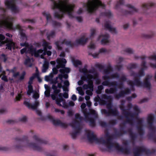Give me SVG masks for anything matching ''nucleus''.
Segmentation results:
<instances>
[{
    "mask_svg": "<svg viewBox=\"0 0 156 156\" xmlns=\"http://www.w3.org/2000/svg\"><path fill=\"white\" fill-rule=\"evenodd\" d=\"M47 38L48 40H50L51 38H53L55 36V30L50 31V32L46 34Z\"/></svg>",
    "mask_w": 156,
    "mask_h": 156,
    "instance_id": "obj_35",
    "label": "nucleus"
},
{
    "mask_svg": "<svg viewBox=\"0 0 156 156\" xmlns=\"http://www.w3.org/2000/svg\"><path fill=\"white\" fill-rule=\"evenodd\" d=\"M133 109L135 111L133 113L130 111V112L132 114L131 115L132 116H129V119H131V121L130 122H128V123L130 124L131 125H133V120L134 119L135 116H137L140 113V110L137 106H134V107Z\"/></svg>",
    "mask_w": 156,
    "mask_h": 156,
    "instance_id": "obj_19",
    "label": "nucleus"
},
{
    "mask_svg": "<svg viewBox=\"0 0 156 156\" xmlns=\"http://www.w3.org/2000/svg\"><path fill=\"white\" fill-rule=\"evenodd\" d=\"M127 83L130 86L132 90H135V88L134 87L135 85L137 86H140L139 85H137L136 84L135 79L134 80V81L131 80H128L127 81Z\"/></svg>",
    "mask_w": 156,
    "mask_h": 156,
    "instance_id": "obj_36",
    "label": "nucleus"
},
{
    "mask_svg": "<svg viewBox=\"0 0 156 156\" xmlns=\"http://www.w3.org/2000/svg\"><path fill=\"white\" fill-rule=\"evenodd\" d=\"M53 3L52 9H58L62 13L60 14L59 12H55L54 13L55 18L61 19L64 17V15L67 14L70 19L74 17L73 15L75 5L69 3V0H58L57 2L54 0H50Z\"/></svg>",
    "mask_w": 156,
    "mask_h": 156,
    "instance_id": "obj_1",
    "label": "nucleus"
},
{
    "mask_svg": "<svg viewBox=\"0 0 156 156\" xmlns=\"http://www.w3.org/2000/svg\"><path fill=\"white\" fill-rule=\"evenodd\" d=\"M72 62L73 65L75 67H77L79 65H82L81 62L79 60H75L74 59H73Z\"/></svg>",
    "mask_w": 156,
    "mask_h": 156,
    "instance_id": "obj_47",
    "label": "nucleus"
},
{
    "mask_svg": "<svg viewBox=\"0 0 156 156\" xmlns=\"http://www.w3.org/2000/svg\"><path fill=\"white\" fill-rule=\"evenodd\" d=\"M96 78L93 75L91 74H85V75L81 77V79L84 80L86 81L87 83H90L93 85V81L92 79H95Z\"/></svg>",
    "mask_w": 156,
    "mask_h": 156,
    "instance_id": "obj_20",
    "label": "nucleus"
},
{
    "mask_svg": "<svg viewBox=\"0 0 156 156\" xmlns=\"http://www.w3.org/2000/svg\"><path fill=\"white\" fill-rule=\"evenodd\" d=\"M88 39V38H85L84 36L81 37L80 39L76 40V42L79 44L84 45L87 42Z\"/></svg>",
    "mask_w": 156,
    "mask_h": 156,
    "instance_id": "obj_31",
    "label": "nucleus"
},
{
    "mask_svg": "<svg viewBox=\"0 0 156 156\" xmlns=\"http://www.w3.org/2000/svg\"><path fill=\"white\" fill-rule=\"evenodd\" d=\"M115 67L118 71H120L123 67V65H116L115 66Z\"/></svg>",
    "mask_w": 156,
    "mask_h": 156,
    "instance_id": "obj_64",
    "label": "nucleus"
},
{
    "mask_svg": "<svg viewBox=\"0 0 156 156\" xmlns=\"http://www.w3.org/2000/svg\"><path fill=\"white\" fill-rule=\"evenodd\" d=\"M43 15L46 17V20L48 21L51 20V17L49 13H47L45 12H42Z\"/></svg>",
    "mask_w": 156,
    "mask_h": 156,
    "instance_id": "obj_43",
    "label": "nucleus"
},
{
    "mask_svg": "<svg viewBox=\"0 0 156 156\" xmlns=\"http://www.w3.org/2000/svg\"><path fill=\"white\" fill-rule=\"evenodd\" d=\"M156 149H152L151 150L147 149L143 147H140L135 149L133 151V156H140V153L145 154L147 156L155 154Z\"/></svg>",
    "mask_w": 156,
    "mask_h": 156,
    "instance_id": "obj_7",
    "label": "nucleus"
},
{
    "mask_svg": "<svg viewBox=\"0 0 156 156\" xmlns=\"http://www.w3.org/2000/svg\"><path fill=\"white\" fill-rule=\"evenodd\" d=\"M125 51L129 54H132L133 51L132 49L130 48H127L125 49Z\"/></svg>",
    "mask_w": 156,
    "mask_h": 156,
    "instance_id": "obj_61",
    "label": "nucleus"
},
{
    "mask_svg": "<svg viewBox=\"0 0 156 156\" xmlns=\"http://www.w3.org/2000/svg\"><path fill=\"white\" fill-rule=\"evenodd\" d=\"M91 34L90 37L91 38L93 37L95 34L96 30L94 28L91 29L90 30Z\"/></svg>",
    "mask_w": 156,
    "mask_h": 156,
    "instance_id": "obj_60",
    "label": "nucleus"
},
{
    "mask_svg": "<svg viewBox=\"0 0 156 156\" xmlns=\"http://www.w3.org/2000/svg\"><path fill=\"white\" fill-rule=\"evenodd\" d=\"M154 117L153 114H151L148 115L147 118V122L148 125L149 130L155 134L156 132V127L153 126V122Z\"/></svg>",
    "mask_w": 156,
    "mask_h": 156,
    "instance_id": "obj_13",
    "label": "nucleus"
},
{
    "mask_svg": "<svg viewBox=\"0 0 156 156\" xmlns=\"http://www.w3.org/2000/svg\"><path fill=\"white\" fill-rule=\"evenodd\" d=\"M107 109L108 111L105 109H103L101 110L102 114L106 115L107 116H109L111 115L115 116H118V119H122V116L121 115H119V112L116 108H112V106L111 104H108L107 105Z\"/></svg>",
    "mask_w": 156,
    "mask_h": 156,
    "instance_id": "obj_6",
    "label": "nucleus"
},
{
    "mask_svg": "<svg viewBox=\"0 0 156 156\" xmlns=\"http://www.w3.org/2000/svg\"><path fill=\"white\" fill-rule=\"evenodd\" d=\"M52 23L54 27H60L61 26L60 23L55 21H53Z\"/></svg>",
    "mask_w": 156,
    "mask_h": 156,
    "instance_id": "obj_52",
    "label": "nucleus"
},
{
    "mask_svg": "<svg viewBox=\"0 0 156 156\" xmlns=\"http://www.w3.org/2000/svg\"><path fill=\"white\" fill-rule=\"evenodd\" d=\"M75 117L76 119H79L81 121L83 120V118L78 113H76L75 114Z\"/></svg>",
    "mask_w": 156,
    "mask_h": 156,
    "instance_id": "obj_54",
    "label": "nucleus"
},
{
    "mask_svg": "<svg viewBox=\"0 0 156 156\" xmlns=\"http://www.w3.org/2000/svg\"><path fill=\"white\" fill-rule=\"evenodd\" d=\"M131 92L129 88H126L125 90H121L117 94L115 95L114 97L115 99H119L121 98H123L125 95L128 94Z\"/></svg>",
    "mask_w": 156,
    "mask_h": 156,
    "instance_id": "obj_18",
    "label": "nucleus"
},
{
    "mask_svg": "<svg viewBox=\"0 0 156 156\" xmlns=\"http://www.w3.org/2000/svg\"><path fill=\"white\" fill-rule=\"evenodd\" d=\"M100 16H105L108 18H110L112 16V14L110 10L104 12H102L100 13Z\"/></svg>",
    "mask_w": 156,
    "mask_h": 156,
    "instance_id": "obj_40",
    "label": "nucleus"
},
{
    "mask_svg": "<svg viewBox=\"0 0 156 156\" xmlns=\"http://www.w3.org/2000/svg\"><path fill=\"white\" fill-rule=\"evenodd\" d=\"M0 56V59H3V61L4 62H5L7 60V58L6 57V55L4 54H2Z\"/></svg>",
    "mask_w": 156,
    "mask_h": 156,
    "instance_id": "obj_57",
    "label": "nucleus"
},
{
    "mask_svg": "<svg viewBox=\"0 0 156 156\" xmlns=\"http://www.w3.org/2000/svg\"><path fill=\"white\" fill-rule=\"evenodd\" d=\"M124 2V0H119V1L117 2L115 6V8L117 9H118L120 7V5H123Z\"/></svg>",
    "mask_w": 156,
    "mask_h": 156,
    "instance_id": "obj_45",
    "label": "nucleus"
},
{
    "mask_svg": "<svg viewBox=\"0 0 156 156\" xmlns=\"http://www.w3.org/2000/svg\"><path fill=\"white\" fill-rule=\"evenodd\" d=\"M117 123V121L116 119H112L109 122V124L111 125H114Z\"/></svg>",
    "mask_w": 156,
    "mask_h": 156,
    "instance_id": "obj_55",
    "label": "nucleus"
},
{
    "mask_svg": "<svg viewBox=\"0 0 156 156\" xmlns=\"http://www.w3.org/2000/svg\"><path fill=\"white\" fill-rule=\"evenodd\" d=\"M88 73L94 74V76L96 78L98 77V74L95 69L93 67L91 69L88 70Z\"/></svg>",
    "mask_w": 156,
    "mask_h": 156,
    "instance_id": "obj_39",
    "label": "nucleus"
},
{
    "mask_svg": "<svg viewBox=\"0 0 156 156\" xmlns=\"http://www.w3.org/2000/svg\"><path fill=\"white\" fill-rule=\"evenodd\" d=\"M88 121L89 122L90 125L92 127H94L96 125L95 120L93 118L90 119Z\"/></svg>",
    "mask_w": 156,
    "mask_h": 156,
    "instance_id": "obj_48",
    "label": "nucleus"
},
{
    "mask_svg": "<svg viewBox=\"0 0 156 156\" xmlns=\"http://www.w3.org/2000/svg\"><path fill=\"white\" fill-rule=\"evenodd\" d=\"M26 74V72L24 71L22 72L21 75L20 76L19 80H23Z\"/></svg>",
    "mask_w": 156,
    "mask_h": 156,
    "instance_id": "obj_58",
    "label": "nucleus"
},
{
    "mask_svg": "<svg viewBox=\"0 0 156 156\" xmlns=\"http://www.w3.org/2000/svg\"><path fill=\"white\" fill-rule=\"evenodd\" d=\"M64 44L71 48H73L76 45L74 43H72L71 41H68L66 39H64L61 42L60 41H57L55 43L56 46V48L59 51L62 50V47L61 45Z\"/></svg>",
    "mask_w": 156,
    "mask_h": 156,
    "instance_id": "obj_10",
    "label": "nucleus"
},
{
    "mask_svg": "<svg viewBox=\"0 0 156 156\" xmlns=\"http://www.w3.org/2000/svg\"><path fill=\"white\" fill-rule=\"evenodd\" d=\"M83 5L87 9L88 13L90 14L94 12L100 7L103 9L105 7L100 0H88L87 3H83Z\"/></svg>",
    "mask_w": 156,
    "mask_h": 156,
    "instance_id": "obj_5",
    "label": "nucleus"
},
{
    "mask_svg": "<svg viewBox=\"0 0 156 156\" xmlns=\"http://www.w3.org/2000/svg\"><path fill=\"white\" fill-rule=\"evenodd\" d=\"M88 70H87V69L85 68H83L80 69V72L83 73L84 75L85 74H87V73H88Z\"/></svg>",
    "mask_w": 156,
    "mask_h": 156,
    "instance_id": "obj_50",
    "label": "nucleus"
},
{
    "mask_svg": "<svg viewBox=\"0 0 156 156\" xmlns=\"http://www.w3.org/2000/svg\"><path fill=\"white\" fill-rule=\"evenodd\" d=\"M95 66L96 68H98L100 70L104 69L103 73L105 74H106L105 75H108L110 73V72H112L110 69L107 68L104 69V66L100 64H96L95 65Z\"/></svg>",
    "mask_w": 156,
    "mask_h": 156,
    "instance_id": "obj_25",
    "label": "nucleus"
},
{
    "mask_svg": "<svg viewBox=\"0 0 156 156\" xmlns=\"http://www.w3.org/2000/svg\"><path fill=\"white\" fill-rule=\"evenodd\" d=\"M28 90L27 91V94L29 96L34 92L33 86L32 85H29L28 86Z\"/></svg>",
    "mask_w": 156,
    "mask_h": 156,
    "instance_id": "obj_46",
    "label": "nucleus"
},
{
    "mask_svg": "<svg viewBox=\"0 0 156 156\" xmlns=\"http://www.w3.org/2000/svg\"><path fill=\"white\" fill-rule=\"evenodd\" d=\"M127 132L129 133V136L131 141L133 143H134L137 138L136 134L133 132L132 129H128Z\"/></svg>",
    "mask_w": 156,
    "mask_h": 156,
    "instance_id": "obj_29",
    "label": "nucleus"
},
{
    "mask_svg": "<svg viewBox=\"0 0 156 156\" xmlns=\"http://www.w3.org/2000/svg\"><path fill=\"white\" fill-rule=\"evenodd\" d=\"M87 137L89 141L91 142H95L98 144H101L107 147L108 149H111L112 147H115V149L119 152L126 154H129L130 153V150L129 148L127 147H123L121 146L119 144L116 143L115 145L110 141L111 138L110 136L106 140H105L103 137L98 138L95 135L94 133L90 131H87Z\"/></svg>",
    "mask_w": 156,
    "mask_h": 156,
    "instance_id": "obj_2",
    "label": "nucleus"
},
{
    "mask_svg": "<svg viewBox=\"0 0 156 156\" xmlns=\"http://www.w3.org/2000/svg\"><path fill=\"white\" fill-rule=\"evenodd\" d=\"M18 2L21 3V0H5V4L8 9H10L12 12L16 13L19 11L16 5V3Z\"/></svg>",
    "mask_w": 156,
    "mask_h": 156,
    "instance_id": "obj_9",
    "label": "nucleus"
},
{
    "mask_svg": "<svg viewBox=\"0 0 156 156\" xmlns=\"http://www.w3.org/2000/svg\"><path fill=\"white\" fill-rule=\"evenodd\" d=\"M57 62L58 65L56 66V67L58 69H59V68H64L67 61L65 58H62L57 60Z\"/></svg>",
    "mask_w": 156,
    "mask_h": 156,
    "instance_id": "obj_28",
    "label": "nucleus"
},
{
    "mask_svg": "<svg viewBox=\"0 0 156 156\" xmlns=\"http://www.w3.org/2000/svg\"><path fill=\"white\" fill-rule=\"evenodd\" d=\"M127 133L126 131L122 130L119 131H117L116 129L114 132V135L116 137H119L122 136L123 134Z\"/></svg>",
    "mask_w": 156,
    "mask_h": 156,
    "instance_id": "obj_33",
    "label": "nucleus"
},
{
    "mask_svg": "<svg viewBox=\"0 0 156 156\" xmlns=\"http://www.w3.org/2000/svg\"><path fill=\"white\" fill-rule=\"evenodd\" d=\"M110 21H106L105 23L104 27L105 29L107 30L109 32L113 34H116L117 31L116 29L115 28L112 27L111 25L109 24Z\"/></svg>",
    "mask_w": 156,
    "mask_h": 156,
    "instance_id": "obj_21",
    "label": "nucleus"
},
{
    "mask_svg": "<svg viewBox=\"0 0 156 156\" xmlns=\"http://www.w3.org/2000/svg\"><path fill=\"white\" fill-rule=\"evenodd\" d=\"M154 35V33L152 32L151 35L144 34L143 35V37L146 38H149L153 37Z\"/></svg>",
    "mask_w": 156,
    "mask_h": 156,
    "instance_id": "obj_51",
    "label": "nucleus"
},
{
    "mask_svg": "<svg viewBox=\"0 0 156 156\" xmlns=\"http://www.w3.org/2000/svg\"><path fill=\"white\" fill-rule=\"evenodd\" d=\"M148 136L149 139H152L154 143H156V135L154 133H151L148 134Z\"/></svg>",
    "mask_w": 156,
    "mask_h": 156,
    "instance_id": "obj_42",
    "label": "nucleus"
},
{
    "mask_svg": "<svg viewBox=\"0 0 156 156\" xmlns=\"http://www.w3.org/2000/svg\"><path fill=\"white\" fill-rule=\"evenodd\" d=\"M5 38V36L2 34H0V43L1 44L6 43V48L12 51V48H15V43L13 42L12 39L6 38L4 41H2Z\"/></svg>",
    "mask_w": 156,
    "mask_h": 156,
    "instance_id": "obj_8",
    "label": "nucleus"
},
{
    "mask_svg": "<svg viewBox=\"0 0 156 156\" xmlns=\"http://www.w3.org/2000/svg\"><path fill=\"white\" fill-rule=\"evenodd\" d=\"M23 104L28 108H31L33 109H35L37 108V107L39 105V102L37 101H35L33 105H31L29 102L25 101L24 102Z\"/></svg>",
    "mask_w": 156,
    "mask_h": 156,
    "instance_id": "obj_24",
    "label": "nucleus"
},
{
    "mask_svg": "<svg viewBox=\"0 0 156 156\" xmlns=\"http://www.w3.org/2000/svg\"><path fill=\"white\" fill-rule=\"evenodd\" d=\"M76 90L79 92V93L81 95H83L84 94L82 88L81 87H77L76 88Z\"/></svg>",
    "mask_w": 156,
    "mask_h": 156,
    "instance_id": "obj_63",
    "label": "nucleus"
},
{
    "mask_svg": "<svg viewBox=\"0 0 156 156\" xmlns=\"http://www.w3.org/2000/svg\"><path fill=\"white\" fill-rule=\"evenodd\" d=\"M119 76L117 73H115L114 74H111L110 76L108 75H105L103 76V78L105 80H109L110 79H114L115 78H119Z\"/></svg>",
    "mask_w": 156,
    "mask_h": 156,
    "instance_id": "obj_32",
    "label": "nucleus"
},
{
    "mask_svg": "<svg viewBox=\"0 0 156 156\" xmlns=\"http://www.w3.org/2000/svg\"><path fill=\"white\" fill-rule=\"evenodd\" d=\"M151 78V77L149 76H147L145 78L143 83L140 81V78H136L135 79V81L136 84L137 85H139L140 86L150 88L151 84L150 80Z\"/></svg>",
    "mask_w": 156,
    "mask_h": 156,
    "instance_id": "obj_12",
    "label": "nucleus"
},
{
    "mask_svg": "<svg viewBox=\"0 0 156 156\" xmlns=\"http://www.w3.org/2000/svg\"><path fill=\"white\" fill-rule=\"evenodd\" d=\"M154 4L152 2L145 3L143 4L142 5V8L144 10L143 13H145L146 11L150 9L151 7L154 6Z\"/></svg>",
    "mask_w": 156,
    "mask_h": 156,
    "instance_id": "obj_27",
    "label": "nucleus"
},
{
    "mask_svg": "<svg viewBox=\"0 0 156 156\" xmlns=\"http://www.w3.org/2000/svg\"><path fill=\"white\" fill-rule=\"evenodd\" d=\"M137 67V64L135 63H131L129 64L127 67V68L129 70L136 69Z\"/></svg>",
    "mask_w": 156,
    "mask_h": 156,
    "instance_id": "obj_44",
    "label": "nucleus"
},
{
    "mask_svg": "<svg viewBox=\"0 0 156 156\" xmlns=\"http://www.w3.org/2000/svg\"><path fill=\"white\" fill-rule=\"evenodd\" d=\"M126 6L128 8L131 9L130 11L125 10L122 11V13L124 15H132L134 14L135 13L138 12V10L133 6L130 4H127Z\"/></svg>",
    "mask_w": 156,
    "mask_h": 156,
    "instance_id": "obj_17",
    "label": "nucleus"
},
{
    "mask_svg": "<svg viewBox=\"0 0 156 156\" xmlns=\"http://www.w3.org/2000/svg\"><path fill=\"white\" fill-rule=\"evenodd\" d=\"M101 97L102 99L108 100L110 99V96H108L106 94H104L102 95Z\"/></svg>",
    "mask_w": 156,
    "mask_h": 156,
    "instance_id": "obj_62",
    "label": "nucleus"
},
{
    "mask_svg": "<svg viewBox=\"0 0 156 156\" xmlns=\"http://www.w3.org/2000/svg\"><path fill=\"white\" fill-rule=\"evenodd\" d=\"M38 76V74L34 73L32 76L30 78L29 81L28 82L29 85H32V84L33 83V80L36 78V76Z\"/></svg>",
    "mask_w": 156,
    "mask_h": 156,
    "instance_id": "obj_41",
    "label": "nucleus"
},
{
    "mask_svg": "<svg viewBox=\"0 0 156 156\" xmlns=\"http://www.w3.org/2000/svg\"><path fill=\"white\" fill-rule=\"evenodd\" d=\"M136 119L137 120V124L136 126V128L140 136H143L144 133V131L143 128V123L144 120L142 119H140L137 117H136Z\"/></svg>",
    "mask_w": 156,
    "mask_h": 156,
    "instance_id": "obj_15",
    "label": "nucleus"
},
{
    "mask_svg": "<svg viewBox=\"0 0 156 156\" xmlns=\"http://www.w3.org/2000/svg\"><path fill=\"white\" fill-rule=\"evenodd\" d=\"M101 37H103V38L101 41V43L102 44H105L109 42L108 39L109 38V36L108 34H106L105 35H100L98 37V40H99Z\"/></svg>",
    "mask_w": 156,
    "mask_h": 156,
    "instance_id": "obj_22",
    "label": "nucleus"
},
{
    "mask_svg": "<svg viewBox=\"0 0 156 156\" xmlns=\"http://www.w3.org/2000/svg\"><path fill=\"white\" fill-rule=\"evenodd\" d=\"M2 15L3 17V20L0 21V29L4 28L12 30L17 29L19 30V31L23 30L19 24L16 25L15 27H13V19L12 17L9 16H5L4 14Z\"/></svg>",
    "mask_w": 156,
    "mask_h": 156,
    "instance_id": "obj_4",
    "label": "nucleus"
},
{
    "mask_svg": "<svg viewBox=\"0 0 156 156\" xmlns=\"http://www.w3.org/2000/svg\"><path fill=\"white\" fill-rule=\"evenodd\" d=\"M22 95L21 94H18V95L16 97L15 101H20L22 98Z\"/></svg>",
    "mask_w": 156,
    "mask_h": 156,
    "instance_id": "obj_56",
    "label": "nucleus"
},
{
    "mask_svg": "<svg viewBox=\"0 0 156 156\" xmlns=\"http://www.w3.org/2000/svg\"><path fill=\"white\" fill-rule=\"evenodd\" d=\"M87 84H84L83 86V88L84 89L86 90L88 89L90 90L93 91L94 88V85L90 84V83H87Z\"/></svg>",
    "mask_w": 156,
    "mask_h": 156,
    "instance_id": "obj_38",
    "label": "nucleus"
},
{
    "mask_svg": "<svg viewBox=\"0 0 156 156\" xmlns=\"http://www.w3.org/2000/svg\"><path fill=\"white\" fill-rule=\"evenodd\" d=\"M114 88H110L109 89H107L105 90V92L107 94H113L117 91V87L114 86Z\"/></svg>",
    "mask_w": 156,
    "mask_h": 156,
    "instance_id": "obj_34",
    "label": "nucleus"
},
{
    "mask_svg": "<svg viewBox=\"0 0 156 156\" xmlns=\"http://www.w3.org/2000/svg\"><path fill=\"white\" fill-rule=\"evenodd\" d=\"M70 125L75 130V131L71 133L72 138L75 139L76 138L77 134L80 133L81 130L80 122L76 120Z\"/></svg>",
    "mask_w": 156,
    "mask_h": 156,
    "instance_id": "obj_11",
    "label": "nucleus"
},
{
    "mask_svg": "<svg viewBox=\"0 0 156 156\" xmlns=\"http://www.w3.org/2000/svg\"><path fill=\"white\" fill-rule=\"evenodd\" d=\"M91 114L93 115L95 118H97L98 117V115L96 112L95 111L93 110L90 113H84V115L85 117L84 120L85 121H88L90 119H91L92 118L90 117L89 115Z\"/></svg>",
    "mask_w": 156,
    "mask_h": 156,
    "instance_id": "obj_26",
    "label": "nucleus"
},
{
    "mask_svg": "<svg viewBox=\"0 0 156 156\" xmlns=\"http://www.w3.org/2000/svg\"><path fill=\"white\" fill-rule=\"evenodd\" d=\"M49 66V63L47 61H45L43 66V68L42 72L43 73H45L48 69Z\"/></svg>",
    "mask_w": 156,
    "mask_h": 156,
    "instance_id": "obj_37",
    "label": "nucleus"
},
{
    "mask_svg": "<svg viewBox=\"0 0 156 156\" xmlns=\"http://www.w3.org/2000/svg\"><path fill=\"white\" fill-rule=\"evenodd\" d=\"M120 108L122 112V114L126 118V120L123 123V125H125L126 123H128V122H130L131 119H129V116H132V113L130 112V111H127V109L125 108L124 105H121L120 106Z\"/></svg>",
    "mask_w": 156,
    "mask_h": 156,
    "instance_id": "obj_14",
    "label": "nucleus"
},
{
    "mask_svg": "<svg viewBox=\"0 0 156 156\" xmlns=\"http://www.w3.org/2000/svg\"><path fill=\"white\" fill-rule=\"evenodd\" d=\"M19 33L21 37L23 38L26 37L25 34L23 32V30L20 31Z\"/></svg>",
    "mask_w": 156,
    "mask_h": 156,
    "instance_id": "obj_59",
    "label": "nucleus"
},
{
    "mask_svg": "<svg viewBox=\"0 0 156 156\" xmlns=\"http://www.w3.org/2000/svg\"><path fill=\"white\" fill-rule=\"evenodd\" d=\"M28 51L29 53L31 54L32 55H34L36 57L39 56V54L37 51H36V48H34L32 45L30 46L28 48Z\"/></svg>",
    "mask_w": 156,
    "mask_h": 156,
    "instance_id": "obj_23",
    "label": "nucleus"
},
{
    "mask_svg": "<svg viewBox=\"0 0 156 156\" xmlns=\"http://www.w3.org/2000/svg\"><path fill=\"white\" fill-rule=\"evenodd\" d=\"M64 100L63 98H57L56 99V104L59 106H62V105L61 104V102Z\"/></svg>",
    "mask_w": 156,
    "mask_h": 156,
    "instance_id": "obj_49",
    "label": "nucleus"
},
{
    "mask_svg": "<svg viewBox=\"0 0 156 156\" xmlns=\"http://www.w3.org/2000/svg\"><path fill=\"white\" fill-rule=\"evenodd\" d=\"M102 84L104 86H116L118 85L117 82L116 81H114L110 82L108 80H105L103 81L102 83Z\"/></svg>",
    "mask_w": 156,
    "mask_h": 156,
    "instance_id": "obj_30",
    "label": "nucleus"
},
{
    "mask_svg": "<svg viewBox=\"0 0 156 156\" xmlns=\"http://www.w3.org/2000/svg\"><path fill=\"white\" fill-rule=\"evenodd\" d=\"M33 138L39 144L33 143H29L28 138L26 136H23L22 138L19 137L16 138L15 140L16 145L15 146V148L17 149L20 150L22 149L23 147H25L31 148L34 150L39 152H42L43 149L40 146V144H46L48 143V141L39 138L36 135L33 136Z\"/></svg>",
    "mask_w": 156,
    "mask_h": 156,
    "instance_id": "obj_3",
    "label": "nucleus"
},
{
    "mask_svg": "<svg viewBox=\"0 0 156 156\" xmlns=\"http://www.w3.org/2000/svg\"><path fill=\"white\" fill-rule=\"evenodd\" d=\"M20 53L23 55L24 53L27 54L28 53V50H27V48H24L20 50Z\"/></svg>",
    "mask_w": 156,
    "mask_h": 156,
    "instance_id": "obj_53",
    "label": "nucleus"
},
{
    "mask_svg": "<svg viewBox=\"0 0 156 156\" xmlns=\"http://www.w3.org/2000/svg\"><path fill=\"white\" fill-rule=\"evenodd\" d=\"M47 117L55 126H59L63 128H66L67 127V125L65 123L62 122L60 120H56L54 119L53 117L50 115L48 116Z\"/></svg>",
    "mask_w": 156,
    "mask_h": 156,
    "instance_id": "obj_16",
    "label": "nucleus"
}]
</instances>
